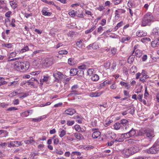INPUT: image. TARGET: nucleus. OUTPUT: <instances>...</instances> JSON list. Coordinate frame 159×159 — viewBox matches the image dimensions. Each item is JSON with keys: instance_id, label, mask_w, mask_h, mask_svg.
Returning <instances> with one entry per match:
<instances>
[{"instance_id": "nucleus-1", "label": "nucleus", "mask_w": 159, "mask_h": 159, "mask_svg": "<svg viewBox=\"0 0 159 159\" xmlns=\"http://www.w3.org/2000/svg\"><path fill=\"white\" fill-rule=\"evenodd\" d=\"M153 17L151 13H147L143 18L141 25L142 26H145L150 25L152 22L153 21Z\"/></svg>"}, {"instance_id": "nucleus-2", "label": "nucleus", "mask_w": 159, "mask_h": 159, "mask_svg": "<svg viewBox=\"0 0 159 159\" xmlns=\"http://www.w3.org/2000/svg\"><path fill=\"white\" fill-rule=\"evenodd\" d=\"M121 152L124 156H129L134 153L136 151L134 148L132 147L128 148H125Z\"/></svg>"}, {"instance_id": "nucleus-3", "label": "nucleus", "mask_w": 159, "mask_h": 159, "mask_svg": "<svg viewBox=\"0 0 159 159\" xmlns=\"http://www.w3.org/2000/svg\"><path fill=\"white\" fill-rule=\"evenodd\" d=\"M159 150V145L157 143L155 142L152 147L149 149L147 150V152L148 153L155 154Z\"/></svg>"}, {"instance_id": "nucleus-4", "label": "nucleus", "mask_w": 159, "mask_h": 159, "mask_svg": "<svg viewBox=\"0 0 159 159\" xmlns=\"http://www.w3.org/2000/svg\"><path fill=\"white\" fill-rule=\"evenodd\" d=\"M53 59L52 57L45 58L43 62V66L46 68L49 67L53 64Z\"/></svg>"}, {"instance_id": "nucleus-5", "label": "nucleus", "mask_w": 159, "mask_h": 159, "mask_svg": "<svg viewBox=\"0 0 159 159\" xmlns=\"http://www.w3.org/2000/svg\"><path fill=\"white\" fill-rule=\"evenodd\" d=\"M136 133V130L132 128L128 132L123 134V137L125 139H128L135 136Z\"/></svg>"}, {"instance_id": "nucleus-6", "label": "nucleus", "mask_w": 159, "mask_h": 159, "mask_svg": "<svg viewBox=\"0 0 159 159\" xmlns=\"http://www.w3.org/2000/svg\"><path fill=\"white\" fill-rule=\"evenodd\" d=\"M144 132L147 137L150 139H152L155 135L153 129H147L144 131Z\"/></svg>"}, {"instance_id": "nucleus-7", "label": "nucleus", "mask_w": 159, "mask_h": 159, "mask_svg": "<svg viewBox=\"0 0 159 159\" xmlns=\"http://www.w3.org/2000/svg\"><path fill=\"white\" fill-rule=\"evenodd\" d=\"M53 75L55 79L58 80L60 79L61 80H64L66 79V80L68 79V78H66V76L64 75L62 73L58 71H56V72L53 74Z\"/></svg>"}, {"instance_id": "nucleus-8", "label": "nucleus", "mask_w": 159, "mask_h": 159, "mask_svg": "<svg viewBox=\"0 0 159 159\" xmlns=\"http://www.w3.org/2000/svg\"><path fill=\"white\" fill-rule=\"evenodd\" d=\"M17 67L19 68V69H20V67L21 70H28L30 67V63L28 61L20 62V63L18 64Z\"/></svg>"}, {"instance_id": "nucleus-9", "label": "nucleus", "mask_w": 159, "mask_h": 159, "mask_svg": "<svg viewBox=\"0 0 159 159\" xmlns=\"http://www.w3.org/2000/svg\"><path fill=\"white\" fill-rule=\"evenodd\" d=\"M98 129L93 128L92 131H94L92 134V136L93 139H97L101 135L100 132L98 130Z\"/></svg>"}, {"instance_id": "nucleus-10", "label": "nucleus", "mask_w": 159, "mask_h": 159, "mask_svg": "<svg viewBox=\"0 0 159 159\" xmlns=\"http://www.w3.org/2000/svg\"><path fill=\"white\" fill-rule=\"evenodd\" d=\"M21 145V142L17 141H11L8 143V146L9 147H17Z\"/></svg>"}, {"instance_id": "nucleus-11", "label": "nucleus", "mask_w": 159, "mask_h": 159, "mask_svg": "<svg viewBox=\"0 0 159 159\" xmlns=\"http://www.w3.org/2000/svg\"><path fill=\"white\" fill-rule=\"evenodd\" d=\"M123 134H118L116 135V138L114 139V142L116 143L118 142H122L124 141Z\"/></svg>"}, {"instance_id": "nucleus-12", "label": "nucleus", "mask_w": 159, "mask_h": 159, "mask_svg": "<svg viewBox=\"0 0 159 159\" xmlns=\"http://www.w3.org/2000/svg\"><path fill=\"white\" fill-rule=\"evenodd\" d=\"M76 112L75 110L72 108H69L66 109L63 113V114L71 116Z\"/></svg>"}, {"instance_id": "nucleus-13", "label": "nucleus", "mask_w": 159, "mask_h": 159, "mask_svg": "<svg viewBox=\"0 0 159 159\" xmlns=\"http://www.w3.org/2000/svg\"><path fill=\"white\" fill-rule=\"evenodd\" d=\"M78 88V86L77 85H75L72 86L71 87V89L72 91H71V93H70L68 95V96H71L73 94L78 95L79 94L78 92L76 91V89Z\"/></svg>"}, {"instance_id": "nucleus-14", "label": "nucleus", "mask_w": 159, "mask_h": 159, "mask_svg": "<svg viewBox=\"0 0 159 159\" xmlns=\"http://www.w3.org/2000/svg\"><path fill=\"white\" fill-rule=\"evenodd\" d=\"M102 94V93L101 92H91L89 93V95L92 97H97L100 96Z\"/></svg>"}, {"instance_id": "nucleus-15", "label": "nucleus", "mask_w": 159, "mask_h": 159, "mask_svg": "<svg viewBox=\"0 0 159 159\" xmlns=\"http://www.w3.org/2000/svg\"><path fill=\"white\" fill-rule=\"evenodd\" d=\"M136 35L139 37L145 36L147 35V33L143 30H139L136 33Z\"/></svg>"}, {"instance_id": "nucleus-16", "label": "nucleus", "mask_w": 159, "mask_h": 159, "mask_svg": "<svg viewBox=\"0 0 159 159\" xmlns=\"http://www.w3.org/2000/svg\"><path fill=\"white\" fill-rule=\"evenodd\" d=\"M134 52H133L132 54L130 55L128 59L127 62L129 63L130 64L132 63L134 61L135 56L134 55H133L134 53Z\"/></svg>"}, {"instance_id": "nucleus-17", "label": "nucleus", "mask_w": 159, "mask_h": 159, "mask_svg": "<svg viewBox=\"0 0 159 159\" xmlns=\"http://www.w3.org/2000/svg\"><path fill=\"white\" fill-rule=\"evenodd\" d=\"M46 117V115H43L42 116H40L37 118H33L32 120L35 122H38L41 121L42 119H44Z\"/></svg>"}, {"instance_id": "nucleus-18", "label": "nucleus", "mask_w": 159, "mask_h": 159, "mask_svg": "<svg viewBox=\"0 0 159 159\" xmlns=\"http://www.w3.org/2000/svg\"><path fill=\"white\" fill-rule=\"evenodd\" d=\"M32 110H28L22 112L21 113V115L23 116L26 117L28 116L30 114H32Z\"/></svg>"}, {"instance_id": "nucleus-19", "label": "nucleus", "mask_w": 159, "mask_h": 159, "mask_svg": "<svg viewBox=\"0 0 159 159\" xmlns=\"http://www.w3.org/2000/svg\"><path fill=\"white\" fill-rule=\"evenodd\" d=\"M59 136L61 138L64 137L66 134V131L64 129L60 128L59 129Z\"/></svg>"}, {"instance_id": "nucleus-20", "label": "nucleus", "mask_w": 159, "mask_h": 159, "mask_svg": "<svg viewBox=\"0 0 159 159\" xmlns=\"http://www.w3.org/2000/svg\"><path fill=\"white\" fill-rule=\"evenodd\" d=\"M108 134L109 135V137L111 139H114L116 138V134L113 132L109 131L107 132Z\"/></svg>"}, {"instance_id": "nucleus-21", "label": "nucleus", "mask_w": 159, "mask_h": 159, "mask_svg": "<svg viewBox=\"0 0 159 159\" xmlns=\"http://www.w3.org/2000/svg\"><path fill=\"white\" fill-rule=\"evenodd\" d=\"M152 33L154 35H159V28L156 27L154 28L152 31Z\"/></svg>"}, {"instance_id": "nucleus-22", "label": "nucleus", "mask_w": 159, "mask_h": 159, "mask_svg": "<svg viewBox=\"0 0 159 159\" xmlns=\"http://www.w3.org/2000/svg\"><path fill=\"white\" fill-rule=\"evenodd\" d=\"M10 4L13 9H15L17 6L16 2V1H13L10 2Z\"/></svg>"}, {"instance_id": "nucleus-23", "label": "nucleus", "mask_w": 159, "mask_h": 159, "mask_svg": "<svg viewBox=\"0 0 159 159\" xmlns=\"http://www.w3.org/2000/svg\"><path fill=\"white\" fill-rule=\"evenodd\" d=\"M142 51L138 49L136 50L134 54V56L135 55L137 57H139L142 56Z\"/></svg>"}, {"instance_id": "nucleus-24", "label": "nucleus", "mask_w": 159, "mask_h": 159, "mask_svg": "<svg viewBox=\"0 0 159 159\" xmlns=\"http://www.w3.org/2000/svg\"><path fill=\"white\" fill-rule=\"evenodd\" d=\"M45 9V8H44L42 10V15L45 16H50L52 14V13L49 12L47 11Z\"/></svg>"}, {"instance_id": "nucleus-25", "label": "nucleus", "mask_w": 159, "mask_h": 159, "mask_svg": "<svg viewBox=\"0 0 159 159\" xmlns=\"http://www.w3.org/2000/svg\"><path fill=\"white\" fill-rule=\"evenodd\" d=\"M110 66V63L109 62H107L106 63L104 64V66H101V69H103V67L106 69V70H108L109 69V67Z\"/></svg>"}, {"instance_id": "nucleus-26", "label": "nucleus", "mask_w": 159, "mask_h": 159, "mask_svg": "<svg viewBox=\"0 0 159 159\" xmlns=\"http://www.w3.org/2000/svg\"><path fill=\"white\" fill-rule=\"evenodd\" d=\"M75 137L79 140H82L84 138L83 136L80 134H75Z\"/></svg>"}, {"instance_id": "nucleus-27", "label": "nucleus", "mask_w": 159, "mask_h": 159, "mask_svg": "<svg viewBox=\"0 0 159 159\" xmlns=\"http://www.w3.org/2000/svg\"><path fill=\"white\" fill-rule=\"evenodd\" d=\"M152 46L153 47L157 46L158 45H159V41L157 39V40H155L152 41Z\"/></svg>"}, {"instance_id": "nucleus-28", "label": "nucleus", "mask_w": 159, "mask_h": 159, "mask_svg": "<svg viewBox=\"0 0 159 159\" xmlns=\"http://www.w3.org/2000/svg\"><path fill=\"white\" fill-rule=\"evenodd\" d=\"M29 50V48L27 46H25L24 48L20 51V53H23Z\"/></svg>"}, {"instance_id": "nucleus-29", "label": "nucleus", "mask_w": 159, "mask_h": 159, "mask_svg": "<svg viewBox=\"0 0 159 159\" xmlns=\"http://www.w3.org/2000/svg\"><path fill=\"white\" fill-rule=\"evenodd\" d=\"M114 127L115 129L117 130L121 128V125L120 123H116L114 125Z\"/></svg>"}, {"instance_id": "nucleus-30", "label": "nucleus", "mask_w": 159, "mask_h": 159, "mask_svg": "<svg viewBox=\"0 0 159 159\" xmlns=\"http://www.w3.org/2000/svg\"><path fill=\"white\" fill-rule=\"evenodd\" d=\"M99 79L98 76L96 75H94L91 77V80L93 81H98Z\"/></svg>"}, {"instance_id": "nucleus-31", "label": "nucleus", "mask_w": 159, "mask_h": 159, "mask_svg": "<svg viewBox=\"0 0 159 159\" xmlns=\"http://www.w3.org/2000/svg\"><path fill=\"white\" fill-rule=\"evenodd\" d=\"M151 40V39L148 37H144L141 39V41L143 43H145L146 42H149Z\"/></svg>"}, {"instance_id": "nucleus-32", "label": "nucleus", "mask_w": 159, "mask_h": 159, "mask_svg": "<svg viewBox=\"0 0 159 159\" xmlns=\"http://www.w3.org/2000/svg\"><path fill=\"white\" fill-rule=\"evenodd\" d=\"M120 124H121V125H125L128 124L129 123L127 120L124 119L120 120Z\"/></svg>"}, {"instance_id": "nucleus-33", "label": "nucleus", "mask_w": 159, "mask_h": 159, "mask_svg": "<svg viewBox=\"0 0 159 159\" xmlns=\"http://www.w3.org/2000/svg\"><path fill=\"white\" fill-rule=\"evenodd\" d=\"M96 28L95 26H93V27L91 28L90 29L86 30L85 31V34H88L89 33L92 32Z\"/></svg>"}, {"instance_id": "nucleus-34", "label": "nucleus", "mask_w": 159, "mask_h": 159, "mask_svg": "<svg viewBox=\"0 0 159 159\" xmlns=\"http://www.w3.org/2000/svg\"><path fill=\"white\" fill-rule=\"evenodd\" d=\"M129 128V124L125 125H121V129L124 130H127Z\"/></svg>"}, {"instance_id": "nucleus-35", "label": "nucleus", "mask_w": 159, "mask_h": 159, "mask_svg": "<svg viewBox=\"0 0 159 159\" xmlns=\"http://www.w3.org/2000/svg\"><path fill=\"white\" fill-rule=\"evenodd\" d=\"M89 46L90 47H92V48L94 49H97L98 48V45L96 43H93L92 45L91 44H90Z\"/></svg>"}, {"instance_id": "nucleus-36", "label": "nucleus", "mask_w": 159, "mask_h": 159, "mask_svg": "<svg viewBox=\"0 0 159 159\" xmlns=\"http://www.w3.org/2000/svg\"><path fill=\"white\" fill-rule=\"evenodd\" d=\"M70 74L71 76H74L76 75H77V70H70Z\"/></svg>"}, {"instance_id": "nucleus-37", "label": "nucleus", "mask_w": 159, "mask_h": 159, "mask_svg": "<svg viewBox=\"0 0 159 159\" xmlns=\"http://www.w3.org/2000/svg\"><path fill=\"white\" fill-rule=\"evenodd\" d=\"M69 15L72 17H74L76 15V13L74 10H73L68 13Z\"/></svg>"}, {"instance_id": "nucleus-38", "label": "nucleus", "mask_w": 159, "mask_h": 159, "mask_svg": "<svg viewBox=\"0 0 159 159\" xmlns=\"http://www.w3.org/2000/svg\"><path fill=\"white\" fill-rule=\"evenodd\" d=\"M77 75L80 76H82L84 74V71L83 70H78L77 71Z\"/></svg>"}, {"instance_id": "nucleus-39", "label": "nucleus", "mask_w": 159, "mask_h": 159, "mask_svg": "<svg viewBox=\"0 0 159 159\" xmlns=\"http://www.w3.org/2000/svg\"><path fill=\"white\" fill-rule=\"evenodd\" d=\"M83 40L81 39L80 41H77L76 43L77 46L79 48H81L82 47L81 43H82Z\"/></svg>"}, {"instance_id": "nucleus-40", "label": "nucleus", "mask_w": 159, "mask_h": 159, "mask_svg": "<svg viewBox=\"0 0 159 159\" xmlns=\"http://www.w3.org/2000/svg\"><path fill=\"white\" fill-rule=\"evenodd\" d=\"M87 66L86 65H82L78 66V68L80 70H85L86 69Z\"/></svg>"}, {"instance_id": "nucleus-41", "label": "nucleus", "mask_w": 159, "mask_h": 159, "mask_svg": "<svg viewBox=\"0 0 159 159\" xmlns=\"http://www.w3.org/2000/svg\"><path fill=\"white\" fill-rule=\"evenodd\" d=\"M81 154V153L79 152H73L71 154V156H72L74 155L80 156Z\"/></svg>"}, {"instance_id": "nucleus-42", "label": "nucleus", "mask_w": 159, "mask_h": 159, "mask_svg": "<svg viewBox=\"0 0 159 159\" xmlns=\"http://www.w3.org/2000/svg\"><path fill=\"white\" fill-rule=\"evenodd\" d=\"M68 53V52L66 50H63L60 51L59 52V53L60 54H66Z\"/></svg>"}, {"instance_id": "nucleus-43", "label": "nucleus", "mask_w": 159, "mask_h": 159, "mask_svg": "<svg viewBox=\"0 0 159 159\" xmlns=\"http://www.w3.org/2000/svg\"><path fill=\"white\" fill-rule=\"evenodd\" d=\"M149 77V76L147 75H144L143 76H142V77H141L140 80L141 81H143L145 80V79L148 78Z\"/></svg>"}, {"instance_id": "nucleus-44", "label": "nucleus", "mask_w": 159, "mask_h": 159, "mask_svg": "<svg viewBox=\"0 0 159 159\" xmlns=\"http://www.w3.org/2000/svg\"><path fill=\"white\" fill-rule=\"evenodd\" d=\"M34 141V140L32 139H30L25 141L24 143L26 144H30L32 143Z\"/></svg>"}, {"instance_id": "nucleus-45", "label": "nucleus", "mask_w": 159, "mask_h": 159, "mask_svg": "<svg viewBox=\"0 0 159 159\" xmlns=\"http://www.w3.org/2000/svg\"><path fill=\"white\" fill-rule=\"evenodd\" d=\"M19 94V93H18L17 92H13L9 95V96L10 97H13L15 96H16L17 94Z\"/></svg>"}, {"instance_id": "nucleus-46", "label": "nucleus", "mask_w": 159, "mask_h": 159, "mask_svg": "<svg viewBox=\"0 0 159 159\" xmlns=\"http://www.w3.org/2000/svg\"><path fill=\"white\" fill-rule=\"evenodd\" d=\"M73 61V59L72 58H70L68 60V63L69 65H72L74 64Z\"/></svg>"}, {"instance_id": "nucleus-47", "label": "nucleus", "mask_w": 159, "mask_h": 159, "mask_svg": "<svg viewBox=\"0 0 159 159\" xmlns=\"http://www.w3.org/2000/svg\"><path fill=\"white\" fill-rule=\"evenodd\" d=\"M74 123L75 121L74 120H67V124L68 126H72L74 124Z\"/></svg>"}, {"instance_id": "nucleus-48", "label": "nucleus", "mask_w": 159, "mask_h": 159, "mask_svg": "<svg viewBox=\"0 0 159 159\" xmlns=\"http://www.w3.org/2000/svg\"><path fill=\"white\" fill-rule=\"evenodd\" d=\"M117 49L115 48H112L111 50V53L113 55H115L116 53Z\"/></svg>"}, {"instance_id": "nucleus-49", "label": "nucleus", "mask_w": 159, "mask_h": 159, "mask_svg": "<svg viewBox=\"0 0 159 159\" xmlns=\"http://www.w3.org/2000/svg\"><path fill=\"white\" fill-rule=\"evenodd\" d=\"M122 0H112V2L115 5H117L120 3Z\"/></svg>"}, {"instance_id": "nucleus-50", "label": "nucleus", "mask_w": 159, "mask_h": 159, "mask_svg": "<svg viewBox=\"0 0 159 159\" xmlns=\"http://www.w3.org/2000/svg\"><path fill=\"white\" fill-rule=\"evenodd\" d=\"M15 20L14 19H12L11 20V22L10 24L12 27H15L16 26V25L15 24Z\"/></svg>"}, {"instance_id": "nucleus-51", "label": "nucleus", "mask_w": 159, "mask_h": 159, "mask_svg": "<svg viewBox=\"0 0 159 159\" xmlns=\"http://www.w3.org/2000/svg\"><path fill=\"white\" fill-rule=\"evenodd\" d=\"M11 13V11H8L5 13V16L9 18L10 17Z\"/></svg>"}, {"instance_id": "nucleus-52", "label": "nucleus", "mask_w": 159, "mask_h": 159, "mask_svg": "<svg viewBox=\"0 0 159 159\" xmlns=\"http://www.w3.org/2000/svg\"><path fill=\"white\" fill-rule=\"evenodd\" d=\"M130 39V38L129 37H123L122 39V41L123 42H124L125 41L129 40Z\"/></svg>"}, {"instance_id": "nucleus-53", "label": "nucleus", "mask_w": 159, "mask_h": 159, "mask_svg": "<svg viewBox=\"0 0 159 159\" xmlns=\"http://www.w3.org/2000/svg\"><path fill=\"white\" fill-rule=\"evenodd\" d=\"M133 2H132V1H129L128 3V7L129 8H131L133 7Z\"/></svg>"}, {"instance_id": "nucleus-54", "label": "nucleus", "mask_w": 159, "mask_h": 159, "mask_svg": "<svg viewBox=\"0 0 159 159\" xmlns=\"http://www.w3.org/2000/svg\"><path fill=\"white\" fill-rule=\"evenodd\" d=\"M104 27H102L101 26H100L97 30V31L98 33H101L102 30H104Z\"/></svg>"}, {"instance_id": "nucleus-55", "label": "nucleus", "mask_w": 159, "mask_h": 159, "mask_svg": "<svg viewBox=\"0 0 159 159\" xmlns=\"http://www.w3.org/2000/svg\"><path fill=\"white\" fill-rule=\"evenodd\" d=\"M114 143H115V142H114V140L112 141H108L107 142L108 145V146H111Z\"/></svg>"}, {"instance_id": "nucleus-56", "label": "nucleus", "mask_w": 159, "mask_h": 159, "mask_svg": "<svg viewBox=\"0 0 159 159\" xmlns=\"http://www.w3.org/2000/svg\"><path fill=\"white\" fill-rule=\"evenodd\" d=\"M59 142V140L58 138H56L54 139L53 143L55 145H57Z\"/></svg>"}, {"instance_id": "nucleus-57", "label": "nucleus", "mask_w": 159, "mask_h": 159, "mask_svg": "<svg viewBox=\"0 0 159 159\" xmlns=\"http://www.w3.org/2000/svg\"><path fill=\"white\" fill-rule=\"evenodd\" d=\"M16 53L15 52H12L10 53L9 57H13L16 55Z\"/></svg>"}, {"instance_id": "nucleus-58", "label": "nucleus", "mask_w": 159, "mask_h": 159, "mask_svg": "<svg viewBox=\"0 0 159 159\" xmlns=\"http://www.w3.org/2000/svg\"><path fill=\"white\" fill-rule=\"evenodd\" d=\"M143 96V94H139L138 95L137 97V99H139V101L140 102L142 101Z\"/></svg>"}, {"instance_id": "nucleus-59", "label": "nucleus", "mask_w": 159, "mask_h": 159, "mask_svg": "<svg viewBox=\"0 0 159 159\" xmlns=\"http://www.w3.org/2000/svg\"><path fill=\"white\" fill-rule=\"evenodd\" d=\"M81 127L78 125H75V129L76 131L78 132L80 131V129Z\"/></svg>"}, {"instance_id": "nucleus-60", "label": "nucleus", "mask_w": 159, "mask_h": 159, "mask_svg": "<svg viewBox=\"0 0 159 159\" xmlns=\"http://www.w3.org/2000/svg\"><path fill=\"white\" fill-rule=\"evenodd\" d=\"M120 13L121 12L119 10H116L115 12V14L116 15L115 16H116L117 15H119V16H117L119 18Z\"/></svg>"}, {"instance_id": "nucleus-61", "label": "nucleus", "mask_w": 159, "mask_h": 159, "mask_svg": "<svg viewBox=\"0 0 159 159\" xmlns=\"http://www.w3.org/2000/svg\"><path fill=\"white\" fill-rule=\"evenodd\" d=\"M17 110V108L15 107H10L7 109V111H16Z\"/></svg>"}, {"instance_id": "nucleus-62", "label": "nucleus", "mask_w": 159, "mask_h": 159, "mask_svg": "<svg viewBox=\"0 0 159 159\" xmlns=\"http://www.w3.org/2000/svg\"><path fill=\"white\" fill-rule=\"evenodd\" d=\"M19 100L18 99H16L13 101V103L14 105H18L19 104Z\"/></svg>"}, {"instance_id": "nucleus-63", "label": "nucleus", "mask_w": 159, "mask_h": 159, "mask_svg": "<svg viewBox=\"0 0 159 159\" xmlns=\"http://www.w3.org/2000/svg\"><path fill=\"white\" fill-rule=\"evenodd\" d=\"M120 84L122 86H125V87H127L128 86V84L127 83H125L123 81H121L120 82Z\"/></svg>"}, {"instance_id": "nucleus-64", "label": "nucleus", "mask_w": 159, "mask_h": 159, "mask_svg": "<svg viewBox=\"0 0 159 159\" xmlns=\"http://www.w3.org/2000/svg\"><path fill=\"white\" fill-rule=\"evenodd\" d=\"M143 61H145L147 59V56L146 55H144L142 58Z\"/></svg>"}]
</instances>
